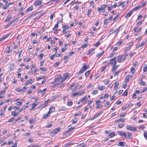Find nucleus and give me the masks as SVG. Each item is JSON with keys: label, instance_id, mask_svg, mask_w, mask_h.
<instances>
[{"label": "nucleus", "instance_id": "nucleus-1", "mask_svg": "<svg viewBox=\"0 0 147 147\" xmlns=\"http://www.w3.org/2000/svg\"><path fill=\"white\" fill-rule=\"evenodd\" d=\"M128 55L127 54H125L122 55L118 56L117 59V62L119 63H121L122 61L124 60L126 58V57Z\"/></svg>", "mask_w": 147, "mask_h": 147}, {"label": "nucleus", "instance_id": "nucleus-2", "mask_svg": "<svg viewBox=\"0 0 147 147\" xmlns=\"http://www.w3.org/2000/svg\"><path fill=\"white\" fill-rule=\"evenodd\" d=\"M88 67V66H86L85 64H83L82 67L78 72V74L80 75L83 73L86 70Z\"/></svg>", "mask_w": 147, "mask_h": 147}, {"label": "nucleus", "instance_id": "nucleus-3", "mask_svg": "<svg viewBox=\"0 0 147 147\" xmlns=\"http://www.w3.org/2000/svg\"><path fill=\"white\" fill-rule=\"evenodd\" d=\"M17 20L16 19H14L11 22L9 23L8 24H7L6 25L5 27V29L7 28L8 27H10L11 26H13L14 24H15Z\"/></svg>", "mask_w": 147, "mask_h": 147}, {"label": "nucleus", "instance_id": "nucleus-4", "mask_svg": "<svg viewBox=\"0 0 147 147\" xmlns=\"http://www.w3.org/2000/svg\"><path fill=\"white\" fill-rule=\"evenodd\" d=\"M107 5H102L98 9V11L99 12H101L102 11L103 12H104L105 11V9Z\"/></svg>", "mask_w": 147, "mask_h": 147}, {"label": "nucleus", "instance_id": "nucleus-5", "mask_svg": "<svg viewBox=\"0 0 147 147\" xmlns=\"http://www.w3.org/2000/svg\"><path fill=\"white\" fill-rule=\"evenodd\" d=\"M126 128L128 130H130L132 131H136L137 129L136 127H132L130 125L127 126Z\"/></svg>", "mask_w": 147, "mask_h": 147}, {"label": "nucleus", "instance_id": "nucleus-6", "mask_svg": "<svg viewBox=\"0 0 147 147\" xmlns=\"http://www.w3.org/2000/svg\"><path fill=\"white\" fill-rule=\"evenodd\" d=\"M87 97L86 96H85L83 98H81L79 101L78 102V104H80L81 102H85L87 100Z\"/></svg>", "mask_w": 147, "mask_h": 147}, {"label": "nucleus", "instance_id": "nucleus-7", "mask_svg": "<svg viewBox=\"0 0 147 147\" xmlns=\"http://www.w3.org/2000/svg\"><path fill=\"white\" fill-rule=\"evenodd\" d=\"M49 100H48L47 101H45L39 107H38V109H39V108H41V109H42L45 108V107L47 106L48 105V103L49 102Z\"/></svg>", "mask_w": 147, "mask_h": 147}, {"label": "nucleus", "instance_id": "nucleus-8", "mask_svg": "<svg viewBox=\"0 0 147 147\" xmlns=\"http://www.w3.org/2000/svg\"><path fill=\"white\" fill-rule=\"evenodd\" d=\"M117 63V62L115 59V57L111 59L110 61V62L109 64H113V66H115L116 65Z\"/></svg>", "mask_w": 147, "mask_h": 147}, {"label": "nucleus", "instance_id": "nucleus-9", "mask_svg": "<svg viewBox=\"0 0 147 147\" xmlns=\"http://www.w3.org/2000/svg\"><path fill=\"white\" fill-rule=\"evenodd\" d=\"M100 100H98L96 102L97 107L100 108H102L103 107L102 105L100 104Z\"/></svg>", "mask_w": 147, "mask_h": 147}, {"label": "nucleus", "instance_id": "nucleus-10", "mask_svg": "<svg viewBox=\"0 0 147 147\" xmlns=\"http://www.w3.org/2000/svg\"><path fill=\"white\" fill-rule=\"evenodd\" d=\"M68 75L67 73L64 74L63 76V78L61 82H63L64 81H65L68 77Z\"/></svg>", "mask_w": 147, "mask_h": 147}, {"label": "nucleus", "instance_id": "nucleus-11", "mask_svg": "<svg viewBox=\"0 0 147 147\" xmlns=\"http://www.w3.org/2000/svg\"><path fill=\"white\" fill-rule=\"evenodd\" d=\"M117 133L119 135L121 136H123L125 137H127L126 133L123 132V131H118Z\"/></svg>", "mask_w": 147, "mask_h": 147}, {"label": "nucleus", "instance_id": "nucleus-12", "mask_svg": "<svg viewBox=\"0 0 147 147\" xmlns=\"http://www.w3.org/2000/svg\"><path fill=\"white\" fill-rule=\"evenodd\" d=\"M75 144L77 143H75L74 141H72L68 143L65 144V145L63 147H67L68 146L71 145Z\"/></svg>", "mask_w": 147, "mask_h": 147}, {"label": "nucleus", "instance_id": "nucleus-13", "mask_svg": "<svg viewBox=\"0 0 147 147\" xmlns=\"http://www.w3.org/2000/svg\"><path fill=\"white\" fill-rule=\"evenodd\" d=\"M55 110V107L53 106L49 108V114H51V113L54 112Z\"/></svg>", "mask_w": 147, "mask_h": 147}, {"label": "nucleus", "instance_id": "nucleus-14", "mask_svg": "<svg viewBox=\"0 0 147 147\" xmlns=\"http://www.w3.org/2000/svg\"><path fill=\"white\" fill-rule=\"evenodd\" d=\"M61 78V75H59L55 79L54 81L53 82V83H54V82H55L56 81H59Z\"/></svg>", "mask_w": 147, "mask_h": 147}, {"label": "nucleus", "instance_id": "nucleus-15", "mask_svg": "<svg viewBox=\"0 0 147 147\" xmlns=\"http://www.w3.org/2000/svg\"><path fill=\"white\" fill-rule=\"evenodd\" d=\"M68 130H67L70 133L72 131L75 129L74 127H72L71 125H69L68 127Z\"/></svg>", "mask_w": 147, "mask_h": 147}, {"label": "nucleus", "instance_id": "nucleus-16", "mask_svg": "<svg viewBox=\"0 0 147 147\" xmlns=\"http://www.w3.org/2000/svg\"><path fill=\"white\" fill-rule=\"evenodd\" d=\"M132 11L131 10L125 16V18H128L132 14Z\"/></svg>", "mask_w": 147, "mask_h": 147}, {"label": "nucleus", "instance_id": "nucleus-17", "mask_svg": "<svg viewBox=\"0 0 147 147\" xmlns=\"http://www.w3.org/2000/svg\"><path fill=\"white\" fill-rule=\"evenodd\" d=\"M60 127H58L57 128L53 129V132L55 133V135L58 133L60 130Z\"/></svg>", "mask_w": 147, "mask_h": 147}, {"label": "nucleus", "instance_id": "nucleus-18", "mask_svg": "<svg viewBox=\"0 0 147 147\" xmlns=\"http://www.w3.org/2000/svg\"><path fill=\"white\" fill-rule=\"evenodd\" d=\"M142 7L141 6H140L138 7H134L132 10H131L132 11H137L139 9H140Z\"/></svg>", "mask_w": 147, "mask_h": 147}, {"label": "nucleus", "instance_id": "nucleus-19", "mask_svg": "<svg viewBox=\"0 0 147 147\" xmlns=\"http://www.w3.org/2000/svg\"><path fill=\"white\" fill-rule=\"evenodd\" d=\"M103 111H102V112H101L99 113L97 115H95L94 117H93L92 118H91V119H90V120H94L95 119H96V118H97L98 117V116L99 115H100V114L102 113H103Z\"/></svg>", "mask_w": 147, "mask_h": 147}, {"label": "nucleus", "instance_id": "nucleus-20", "mask_svg": "<svg viewBox=\"0 0 147 147\" xmlns=\"http://www.w3.org/2000/svg\"><path fill=\"white\" fill-rule=\"evenodd\" d=\"M9 34H8L4 35L1 38V39H0V41L5 39L8 37H9Z\"/></svg>", "mask_w": 147, "mask_h": 147}, {"label": "nucleus", "instance_id": "nucleus-21", "mask_svg": "<svg viewBox=\"0 0 147 147\" xmlns=\"http://www.w3.org/2000/svg\"><path fill=\"white\" fill-rule=\"evenodd\" d=\"M14 144V143L13 142H12L11 141H9L7 143V142H5L4 143H3L2 144H1V146H3L4 145L6 144H7V145H9V144Z\"/></svg>", "mask_w": 147, "mask_h": 147}, {"label": "nucleus", "instance_id": "nucleus-22", "mask_svg": "<svg viewBox=\"0 0 147 147\" xmlns=\"http://www.w3.org/2000/svg\"><path fill=\"white\" fill-rule=\"evenodd\" d=\"M50 114H49V112H48V113L47 114H44L42 118L44 119L48 118L50 116Z\"/></svg>", "mask_w": 147, "mask_h": 147}, {"label": "nucleus", "instance_id": "nucleus-23", "mask_svg": "<svg viewBox=\"0 0 147 147\" xmlns=\"http://www.w3.org/2000/svg\"><path fill=\"white\" fill-rule=\"evenodd\" d=\"M112 67H113V69L112 70V72H115V71L117 69L118 65H117L113 66Z\"/></svg>", "mask_w": 147, "mask_h": 147}, {"label": "nucleus", "instance_id": "nucleus-24", "mask_svg": "<svg viewBox=\"0 0 147 147\" xmlns=\"http://www.w3.org/2000/svg\"><path fill=\"white\" fill-rule=\"evenodd\" d=\"M32 79H30L27 82L25 83L24 84V85L25 86H28L29 83H32Z\"/></svg>", "mask_w": 147, "mask_h": 147}, {"label": "nucleus", "instance_id": "nucleus-25", "mask_svg": "<svg viewBox=\"0 0 147 147\" xmlns=\"http://www.w3.org/2000/svg\"><path fill=\"white\" fill-rule=\"evenodd\" d=\"M124 2H121L120 3L117 5V6L119 7L121 6H122V8H123L125 7V5H124Z\"/></svg>", "mask_w": 147, "mask_h": 147}, {"label": "nucleus", "instance_id": "nucleus-26", "mask_svg": "<svg viewBox=\"0 0 147 147\" xmlns=\"http://www.w3.org/2000/svg\"><path fill=\"white\" fill-rule=\"evenodd\" d=\"M11 18L12 17L10 16H7L5 19V22H9Z\"/></svg>", "mask_w": 147, "mask_h": 147}, {"label": "nucleus", "instance_id": "nucleus-27", "mask_svg": "<svg viewBox=\"0 0 147 147\" xmlns=\"http://www.w3.org/2000/svg\"><path fill=\"white\" fill-rule=\"evenodd\" d=\"M121 121H122V122H125V120L124 119H119L117 120H116L114 123H115L116 122H117L118 123H119V122H120Z\"/></svg>", "mask_w": 147, "mask_h": 147}, {"label": "nucleus", "instance_id": "nucleus-28", "mask_svg": "<svg viewBox=\"0 0 147 147\" xmlns=\"http://www.w3.org/2000/svg\"><path fill=\"white\" fill-rule=\"evenodd\" d=\"M14 65L13 63H11L9 65L8 68L10 69V70H12L14 67Z\"/></svg>", "mask_w": 147, "mask_h": 147}, {"label": "nucleus", "instance_id": "nucleus-29", "mask_svg": "<svg viewBox=\"0 0 147 147\" xmlns=\"http://www.w3.org/2000/svg\"><path fill=\"white\" fill-rule=\"evenodd\" d=\"M33 9V7L32 6H31L29 7L26 10V12L28 13L29 11H31Z\"/></svg>", "mask_w": 147, "mask_h": 147}, {"label": "nucleus", "instance_id": "nucleus-30", "mask_svg": "<svg viewBox=\"0 0 147 147\" xmlns=\"http://www.w3.org/2000/svg\"><path fill=\"white\" fill-rule=\"evenodd\" d=\"M9 3H5V6L3 7V9H6L7 7L9 6Z\"/></svg>", "mask_w": 147, "mask_h": 147}, {"label": "nucleus", "instance_id": "nucleus-31", "mask_svg": "<svg viewBox=\"0 0 147 147\" xmlns=\"http://www.w3.org/2000/svg\"><path fill=\"white\" fill-rule=\"evenodd\" d=\"M98 89L100 90H102L105 88V87L104 86H98Z\"/></svg>", "mask_w": 147, "mask_h": 147}, {"label": "nucleus", "instance_id": "nucleus-32", "mask_svg": "<svg viewBox=\"0 0 147 147\" xmlns=\"http://www.w3.org/2000/svg\"><path fill=\"white\" fill-rule=\"evenodd\" d=\"M41 4V1H36L34 3V5L35 6H38L39 5Z\"/></svg>", "mask_w": 147, "mask_h": 147}, {"label": "nucleus", "instance_id": "nucleus-33", "mask_svg": "<svg viewBox=\"0 0 147 147\" xmlns=\"http://www.w3.org/2000/svg\"><path fill=\"white\" fill-rule=\"evenodd\" d=\"M115 135V133L113 132L110 133L108 136L109 137L111 138L113 137Z\"/></svg>", "mask_w": 147, "mask_h": 147}, {"label": "nucleus", "instance_id": "nucleus-34", "mask_svg": "<svg viewBox=\"0 0 147 147\" xmlns=\"http://www.w3.org/2000/svg\"><path fill=\"white\" fill-rule=\"evenodd\" d=\"M130 70H131V73L132 74V75H133L135 71V69L133 67H132L130 68Z\"/></svg>", "mask_w": 147, "mask_h": 147}, {"label": "nucleus", "instance_id": "nucleus-35", "mask_svg": "<svg viewBox=\"0 0 147 147\" xmlns=\"http://www.w3.org/2000/svg\"><path fill=\"white\" fill-rule=\"evenodd\" d=\"M134 31V32H138V31H140L141 30V28H140L139 29L138 28H135L133 29Z\"/></svg>", "mask_w": 147, "mask_h": 147}, {"label": "nucleus", "instance_id": "nucleus-36", "mask_svg": "<svg viewBox=\"0 0 147 147\" xmlns=\"http://www.w3.org/2000/svg\"><path fill=\"white\" fill-rule=\"evenodd\" d=\"M94 49H92L89 50L88 54H90L91 55L94 53V51L92 53V52L93 51H94Z\"/></svg>", "mask_w": 147, "mask_h": 147}, {"label": "nucleus", "instance_id": "nucleus-37", "mask_svg": "<svg viewBox=\"0 0 147 147\" xmlns=\"http://www.w3.org/2000/svg\"><path fill=\"white\" fill-rule=\"evenodd\" d=\"M118 144H119L118 145V146H123L124 145V143L123 142H122L121 141H119L118 142Z\"/></svg>", "mask_w": 147, "mask_h": 147}, {"label": "nucleus", "instance_id": "nucleus-38", "mask_svg": "<svg viewBox=\"0 0 147 147\" xmlns=\"http://www.w3.org/2000/svg\"><path fill=\"white\" fill-rule=\"evenodd\" d=\"M92 11V9H90L88 10V12L87 15V16L88 17L90 16V15L91 14V12Z\"/></svg>", "mask_w": 147, "mask_h": 147}, {"label": "nucleus", "instance_id": "nucleus-39", "mask_svg": "<svg viewBox=\"0 0 147 147\" xmlns=\"http://www.w3.org/2000/svg\"><path fill=\"white\" fill-rule=\"evenodd\" d=\"M109 66V64H108L107 65H106L103 67H102V69L101 70V72H103L105 69L107 68V66Z\"/></svg>", "mask_w": 147, "mask_h": 147}, {"label": "nucleus", "instance_id": "nucleus-40", "mask_svg": "<svg viewBox=\"0 0 147 147\" xmlns=\"http://www.w3.org/2000/svg\"><path fill=\"white\" fill-rule=\"evenodd\" d=\"M32 107H31L30 109L31 111L32 110L36 107V106L37 105L35 104V103H33L32 104Z\"/></svg>", "mask_w": 147, "mask_h": 147}, {"label": "nucleus", "instance_id": "nucleus-41", "mask_svg": "<svg viewBox=\"0 0 147 147\" xmlns=\"http://www.w3.org/2000/svg\"><path fill=\"white\" fill-rule=\"evenodd\" d=\"M128 91L127 89L126 90H125L123 93V96H127V95Z\"/></svg>", "mask_w": 147, "mask_h": 147}, {"label": "nucleus", "instance_id": "nucleus-42", "mask_svg": "<svg viewBox=\"0 0 147 147\" xmlns=\"http://www.w3.org/2000/svg\"><path fill=\"white\" fill-rule=\"evenodd\" d=\"M104 51H103L101 53H98V54H97L96 55V56L97 57H100V56H102V55H103V54L104 53Z\"/></svg>", "mask_w": 147, "mask_h": 147}, {"label": "nucleus", "instance_id": "nucleus-43", "mask_svg": "<svg viewBox=\"0 0 147 147\" xmlns=\"http://www.w3.org/2000/svg\"><path fill=\"white\" fill-rule=\"evenodd\" d=\"M70 134V133L67 130L64 132V133L63 134V135L64 136H66L69 135Z\"/></svg>", "mask_w": 147, "mask_h": 147}, {"label": "nucleus", "instance_id": "nucleus-44", "mask_svg": "<svg viewBox=\"0 0 147 147\" xmlns=\"http://www.w3.org/2000/svg\"><path fill=\"white\" fill-rule=\"evenodd\" d=\"M140 84L142 86H144L145 85L146 83L145 82L143 81L142 80H140Z\"/></svg>", "mask_w": 147, "mask_h": 147}, {"label": "nucleus", "instance_id": "nucleus-45", "mask_svg": "<svg viewBox=\"0 0 147 147\" xmlns=\"http://www.w3.org/2000/svg\"><path fill=\"white\" fill-rule=\"evenodd\" d=\"M37 13H35L34 14H32V15H31L30 16H28V17L27 18V19H28L30 18H31L33 17L34 16H35L36 15V14H37Z\"/></svg>", "mask_w": 147, "mask_h": 147}, {"label": "nucleus", "instance_id": "nucleus-46", "mask_svg": "<svg viewBox=\"0 0 147 147\" xmlns=\"http://www.w3.org/2000/svg\"><path fill=\"white\" fill-rule=\"evenodd\" d=\"M127 136H128L127 138H131L132 137L131 134L130 133L127 132L126 133Z\"/></svg>", "mask_w": 147, "mask_h": 147}, {"label": "nucleus", "instance_id": "nucleus-47", "mask_svg": "<svg viewBox=\"0 0 147 147\" xmlns=\"http://www.w3.org/2000/svg\"><path fill=\"white\" fill-rule=\"evenodd\" d=\"M98 93V91L97 90H94L92 92V94L93 95H95L97 94Z\"/></svg>", "mask_w": 147, "mask_h": 147}, {"label": "nucleus", "instance_id": "nucleus-48", "mask_svg": "<svg viewBox=\"0 0 147 147\" xmlns=\"http://www.w3.org/2000/svg\"><path fill=\"white\" fill-rule=\"evenodd\" d=\"M90 72V70H88L85 72V75L86 77H87L89 75Z\"/></svg>", "mask_w": 147, "mask_h": 147}, {"label": "nucleus", "instance_id": "nucleus-49", "mask_svg": "<svg viewBox=\"0 0 147 147\" xmlns=\"http://www.w3.org/2000/svg\"><path fill=\"white\" fill-rule=\"evenodd\" d=\"M74 84H73L71 85H70L69 87L67 88V90L69 91L74 86Z\"/></svg>", "mask_w": 147, "mask_h": 147}, {"label": "nucleus", "instance_id": "nucleus-50", "mask_svg": "<svg viewBox=\"0 0 147 147\" xmlns=\"http://www.w3.org/2000/svg\"><path fill=\"white\" fill-rule=\"evenodd\" d=\"M60 109L61 111H64L66 110L67 109L64 106H62L60 108Z\"/></svg>", "mask_w": 147, "mask_h": 147}, {"label": "nucleus", "instance_id": "nucleus-51", "mask_svg": "<svg viewBox=\"0 0 147 147\" xmlns=\"http://www.w3.org/2000/svg\"><path fill=\"white\" fill-rule=\"evenodd\" d=\"M131 48V47L129 46L127 47L125 49V52H126L128 51H129L130 49Z\"/></svg>", "mask_w": 147, "mask_h": 147}, {"label": "nucleus", "instance_id": "nucleus-52", "mask_svg": "<svg viewBox=\"0 0 147 147\" xmlns=\"http://www.w3.org/2000/svg\"><path fill=\"white\" fill-rule=\"evenodd\" d=\"M110 104V103L109 102H107L106 104L105 105L104 107H109Z\"/></svg>", "mask_w": 147, "mask_h": 147}, {"label": "nucleus", "instance_id": "nucleus-53", "mask_svg": "<svg viewBox=\"0 0 147 147\" xmlns=\"http://www.w3.org/2000/svg\"><path fill=\"white\" fill-rule=\"evenodd\" d=\"M73 102L72 101H68L67 102V105L69 106H71L73 104Z\"/></svg>", "mask_w": 147, "mask_h": 147}, {"label": "nucleus", "instance_id": "nucleus-54", "mask_svg": "<svg viewBox=\"0 0 147 147\" xmlns=\"http://www.w3.org/2000/svg\"><path fill=\"white\" fill-rule=\"evenodd\" d=\"M11 114L12 115H13V116L14 117H16L17 115V114L16 113L15 111L12 112Z\"/></svg>", "mask_w": 147, "mask_h": 147}, {"label": "nucleus", "instance_id": "nucleus-55", "mask_svg": "<svg viewBox=\"0 0 147 147\" xmlns=\"http://www.w3.org/2000/svg\"><path fill=\"white\" fill-rule=\"evenodd\" d=\"M119 16V14H117L116 16H115L113 19V20L115 21L117 19Z\"/></svg>", "mask_w": 147, "mask_h": 147}, {"label": "nucleus", "instance_id": "nucleus-56", "mask_svg": "<svg viewBox=\"0 0 147 147\" xmlns=\"http://www.w3.org/2000/svg\"><path fill=\"white\" fill-rule=\"evenodd\" d=\"M146 41H145L142 42L141 44H139V45L140 47H142L146 44Z\"/></svg>", "mask_w": 147, "mask_h": 147}, {"label": "nucleus", "instance_id": "nucleus-57", "mask_svg": "<svg viewBox=\"0 0 147 147\" xmlns=\"http://www.w3.org/2000/svg\"><path fill=\"white\" fill-rule=\"evenodd\" d=\"M40 70L43 72L47 70V69H45L43 67H40Z\"/></svg>", "mask_w": 147, "mask_h": 147}, {"label": "nucleus", "instance_id": "nucleus-58", "mask_svg": "<svg viewBox=\"0 0 147 147\" xmlns=\"http://www.w3.org/2000/svg\"><path fill=\"white\" fill-rule=\"evenodd\" d=\"M59 23V21H58L57 23L55 24V27L54 28H53V29L54 30V29L55 28H58V24Z\"/></svg>", "mask_w": 147, "mask_h": 147}, {"label": "nucleus", "instance_id": "nucleus-59", "mask_svg": "<svg viewBox=\"0 0 147 147\" xmlns=\"http://www.w3.org/2000/svg\"><path fill=\"white\" fill-rule=\"evenodd\" d=\"M143 71L144 72H146L147 71V66L144 67L143 69Z\"/></svg>", "mask_w": 147, "mask_h": 147}, {"label": "nucleus", "instance_id": "nucleus-60", "mask_svg": "<svg viewBox=\"0 0 147 147\" xmlns=\"http://www.w3.org/2000/svg\"><path fill=\"white\" fill-rule=\"evenodd\" d=\"M114 32H115V31L114 30L112 29L110 31L109 33V35H111L112 34H113Z\"/></svg>", "mask_w": 147, "mask_h": 147}, {"label": "nucleus", "instance_id": "nucleus-61", "mask_svg": "<svg viewBox=\"0 0 147 147\" xmlns=\"http://www.w3.org/2000/svg\"><path fill=\"white\" fill-rule=\"evenodd\" d=\"M63 29L67 30L68 28V27L67 26H62Z\"/></svg>", "mask_w": 147, "mask_h": 147}, {"label": "nucleus", "instance_id": "nucleus-62", "mask_svg": "<svg viewBox=\"0 0 147 147\" xmlns=\"http://www.w3.org/2000/svg\"><path fill=\"white\" fill-rule=\"evenodd\" d=\"M118 127L119 128H121L123 126V123H120L118 125Z\"/></svg>", "mask_w": 147, "mask_h": 147}, {"label": "nucleus", "instance_id": "nucleus-63", "mask_svg": "<svg viewBox=\"0 0 147 147\" xmlns=\"http://www.w3.org/2000/svg\"><path fill=\"white\" fill-rule=\"evenodd\" d=\"M76 92L73 93L71 95V96L72 98H74L76 96Z\"/></svg>", "mask_w": 147, "mask_h": 147}, {"label": "nucleus", "instance_id": "nucleus-64", "mask_svg": "<svg viewBox=\"0 0 147 147\" xmlns=\"http://www.w3.org/2000/svg\"><path fill=\"white\" fill-rule=\"evenodd\" d=\"M60 63L59 62H57L55 64H54L55 67H57L59 65Z\"/></svg>", "mask_w": 147, "mask_h": 147}]
</instances>
